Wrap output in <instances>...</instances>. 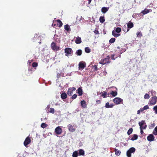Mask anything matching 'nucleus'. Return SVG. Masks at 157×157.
Instances as JSON below:
<instances>
[{
  "label": "nucleus",
  "instance_id": "nucleus-21",
  "mask_svg": "<svg viewBox=\"0 0 157 157\" xmlns=\"http://www.w3.org/2000/svg\"><path fill=\"white\" fill-rule=\"evenodd\" d=\"M113 35L114 37H118L120 35V34L117 33L115 31L113 30L112 32Z\"/></svg>",
  "mask_w": 157,
  "mask_h": 157
},
{
  "label": "nucleus",
  "instance_id": "nucleus-22",
  "mask_svg": "<svg viewBox=\"0 0 157 157\" xmlns=\"http://www.w3.org/2000/svg\"><path fill=\"white\" fill-rule=\"evenodd\" d=\"M64 29L66 30L68 32L71 31L70 27L68 25H64Z\"/></svg>",
  "mask_w": 157,
  "mask_h": 157
},
{
  "label": "nucleus",
  "instance_id": "nucleus-1",
  "mask_svg": "<svg viewBox=\"0 0 157 157\" xmlns=\"http://www.w3.org/2000/svg\"><path fill=\"white\" fill-rule=\"evenodd\" d=\"M109 59V56H107L105 58L101 59L99 62V63L103 65L109 63L110 62Z\"/></svg>",
  "mask_w": 157,
  "mask_h": 157
},
{
  "label": "nucleus",
  "instance_id": "nucleus-43",
  "mask_svg": "<svg viewBox=\"0 0 157 157\" xmlns=\"http://www.w3.org/2000/svg\"><path fill=\"white\" fill-rule=\"evenodd\" d=\"M49 112L52 113H55V110L54 109L52 108H50Z\"/></svg>",
  "mask_w": 157,
  "mask_h": 157
},
{
  "label": "nucleus",
  "instance_id": "nucleus-46",
  "mask_svg": "<svg viewBox=\"0 0 157 157\" xmlns=\"http://www.w3.org/2000/svg\"><path fill=\"white\" fill-rule=\"evenodd\" d=\"M153 109L155 111V113L157 114V105L155 106L154 107Z\"/></svg>",
  "mask_w": 157,
  "mask_h": 157
},
{
  "label": "nucleus",
  "instance_id": "nucleus-2",
  "mask_svg": "<svg viewBox=\"0 0 157 157\" xmlns=\"http://www.w3.org/2000/svg\"><path fill=\"white\" fill-rule=\"evenodd\" d=\"M136 149L133 147H131L127 151L126 155L128 157H131V154L134 153Z\"/></svg>",
  "mask_w": 157,
  "mask_h": 157
},
{
  "label": "nucleus",
  "instance_id": "nucleus-6",
  "mask_svg": "<svg viewBox=\"0 0 157 157\" xmlns=\"http://www.w3.org/2000/svg\"><path fill=\"white\" fill-rule=\"evenodd\" d=\"M51 47L52 49L53 50L57 51L59 49V47L57 46L56 44L54 42H53L51 43Z\"/></svg>",
  "mask_w": 157,
  "mask_h": 157
},
{
  "label": "nucleus",
  "instance_id": "nucleus-59",
  "mask_svg": "<svg viewBox=\"0 0 157 157\" xmlns=\"http://www.w3.org/2000/svg\"><path fill=\"white\" fill-rule=\"evenodd\" d=\"M153 91H151V93H152V92H153Z\"/></svg>",
  "mask_w": 157,
  "mask_h": 157
},
{
  "label": "nucleus",
  "instance_id": "nucleus-50",
  "mask_svg": "<svg viewBox=\"0 0 157 157\" xmlns=\"http://www.w3.org/2000/svg\"><path fill=\"white\" fill-rule=\"evenodd\" d=\"M70 89H71V91H72V92L73 91H74L75 90V88L74 87H72L71 88H69Z\"/></svg>",
  "mask_w": 157,
  "mask_h": 157
},
{
  "label": "nucleus",
  "instance_id": "nucleus-37",
  "mask_svg": "<svg viewBox=\"0 0 157 157\" xmlns=\"http://www.w3.org/2000/svg\"><path fill=\"white\" fill-rule=\"evenodd\" d=\"M115 40V38H112L109 40V42L110 43L112 44L114 43Z\"/></svg>",
  "mask_w": 157,
  "mask_h": 157
},
{
  "label": "nucleus",
  "instance_id": "nucleus-52",
  "mask_svg": "<svg viewBox=\"0 0 157 157\" xmlns=\"http://www.w3.org/2000/svg\"><path fill=\"white\" fill-rule=\"evenodd\" d=\"M96 102L97 103V104H99L101 103V101L99 100H98L96 101Z\"/></svg>",
  "mask_w": 157,
  "mask_h": 157
},
{
  "label": "nucleus",
  "instance_id": "nucleus-41",
  "mask_svg": "<svg viewBox=\"0 0 157 157\" xmlns=\"http://www.w3.org/2000/svg\"><path fill=\"white\" fill-rule=\"evenodd\" d=\"M38 66V64L36 62H34L32 64V66L33 67H37Z\"/></svg>",
  "mask_w": 157,
  "mask_h": 157
},
{
  "label": "nucleus",
  "instance_id": "nucleus-4",
  "mask_svg": "<svg viewBox=\"0 0 157 157\" xmlns=\"http://www.w3.org/2000/svg\"><path fill=\"white\" fill-rule=\"evenodd\" d=\"M73 53V51L71 48H67L65 49V53L66 56H68Z\"/></svg>",
  "mask_w": 157,
  "mask_h": 157
},
{
  "label": "nucleus",
  "instance_id": "nucleus-39",
  "mask_svg": "<svg viewBox=\"0 0 157 157\" xmlns=\"http://www.w3.org/2000/svg\"><path fill=\"white\" fill-rule=\"evenodd\" d=\"M127 29H128V27H127L126 26V25H124V27L123 28V31L125 33H127L128 32V31H127Z\"/></svg>",
  "mask_w": 157,
  "mask_h": 157
},
{
  "label": "nucleus",
  "instance_id": "nucleus-47",
  "mask_svg": "<svg viewBox=\"0 0 157 157\" xmlns=\"http://www.w3.org/2000/svg\"><path fill=\"white\" fill-rule=\"evenodd\" d=\"M144 111V110L142 108L140 109L139 110L137 111V114H139L141 112Z\"/></svg>",
  "mask_w": 157,
  "mask_h": 157
},
{
  "label": "nucleus",
  "instance_id": "nucleus-9",
  "mask_svg": "<svg viewBox=\"0 0 157 157\" xmlns=\"http://www.w3.org/2000/svg\"><path fill=\"white\" fill-rule=\"evenodd\" d=\"M55 132L57 134H60L62 132L61 128L59 126L57 127L55 129Z\"/></svg>",
  "mask_w": 157,
  "mask_h": 157
},
{
  "label": "nucleus",
  "instance_id": "nucleus-34",
  "mask_svg": "<svg viewBox=\"0 0 157 157\" xmlns=\"http://www.w3.org/2000/svg\"><path fill=\"white\" fill-rule=\"evenodd\" d=\"M73 93V92L71 91V89H69L67 91V94L69 96H71Z\"/></svg>",
  "mask_w": 157,
  "mask_h": 157
},
{
  "label": "nucleus",
  "instance_id": "nucleus-54",
  "mask_svg": "<svg viewBox=\"0 0 157 157\" xmlns=\"http://www.w3.org/2000/svg\"><path fill=\"white\" fill-rule=\"evenodd\" d=\"M155 124L154 123H153V124H151V127H153L155 126Z\"/></svg>",
  "mask_w": 157,
  "mask_h": 157
},
{
  "label": "nucleus",
  "instance_id": "nucleus-36",
  "mask_svg": "<svg viewBox=\"0 0 157 157\" xmlns=\"http://www.w3.org/2000/svg\"><path fill=\"white\" fill-rule=\"evenodd\" d=\"M137 36L139 37H141L142 36V34L141 32H137L136 33Z\"/></svg>",
  "mask_w": 157,
  "mask_h": 157
},
{
  "label": "nucleus",
  "instance_id": "nucleus-15",
  "mask_svg": "<svg viewBox=\"0 0 157 157\" xmlns=\"http://www.w3.org/2000/svg\"><path fill=\"white\" fill-rule=\"evenodd\" d=\"M77 93L78 94V95L79 96H81L83 94V91L82 87H79L77 90Z\"/></svg>",
  "mask_w": 157,
  "mask_h": 157
},
{
  "label": "nucleus",
  "instance_id": "nucleus-16",
  "mask_svg": "<svg viewBox=\"0 0 157 157\" xmlns=\"http://www.w3.org/2000/svg\"><path fill=\"white\" fill-rule=\"evenodd\" d=\"M75 42L77 44H80L82 42L81 38L79 36H77L75 40Z\"/></svg>",
  "mask_w": 157,
  "mask_h": 157
},
{
  "label": "nucleus",
  "instance_id": "nucleus-55",
  "mask_svg": "<svg viewBox=\"0 0 157 157\" xmlns=\"http://www.w3.org/2000/svg\"><path fill=\"white\" fill-rule=\"evenodd\" d=\"M33 61V60H29L28 61V62L29 63H30L32 61Z\"/></svg>",
  "mask_w": 157,
  "mask_h": 157
},
{
  "label": "nucleus",
  "instance_id": "nucleus-17",
  "mask_svg": "<svg viewBox=\"0 0 157 157\" xmlns=\"http://www.w3.org/2000/svg\"><path fill=\"white\" fill-rule=\"evenodd\" d=\"M67 95L65 92L61 94V97L62 99L63 100L66 99L67 98Z\"/></svg>",
  "mask_w": 157,
  "mask_h": 157
},
{
  "label": "nucleus",
  "instance_id": "nucleus-3",
  "mask_svg": "<svg viewBox=\"0 0 157 157\" xmlns=\"http://www.w3.org/2000/svg\"><path fill=\"white\" fill-rule=\"evenodd\" d=\"M157 101V97L156 96L152 97L150 100L149 104L151 105H155Z\"/></svg>",
  "mask_w": 157,
  "mask_h": 157
},
{
  "label": "nucleus",
  "instance_id": "nucleus-12",
  "mask_svg": "<svg viewBox=\"0 0 157 157\" xmlns=\"http://www.w3.org/2000/svg\"><path fill=\"white\" fill-rule=\"evenodd\" d=\"M78 65L79 70H82L86 67L85 64L82 62H80Z\"/></svg>",
  "mask_w": 157,
  "mask_h": 157
},
{
  "label": "nucleus",
  "instance_id": "nucleus-48",
  "mask_svg": "<svg viewBox=\"0 0 157 157\" xmlns=\"http://www.w3.org/2000/svg\"><path fill=\"white\" fill-rule=\"evenodd\" d=\"M77 97V95L76 94H75L71 97V98L74 99H75Z\"/></svg>",
  "mask_w": 157,
  "mask_h": 157
},
{
  "label": "nucleus",
  "instance_id": "nucleus-35",
  "mask_svg": "<svg viewBox=\"0 0 157 157\" xmlns=\"http://www.w3.org/2000/svg\"><path fill=\"white\" fill-rule=\"evenodd\" d=\"M115 32L117 33H119L121 31V29L120 28L117 27L115 29Z\"/></svg>",
  "mask_w": 157,
  "mask_h": 157
},
{
  "label": "nucleus",
  "instance_id": "nucleus-19",
  "mask_svg": "<svg viewBox=\"0 0 157 157\" xmlns=\"http://www.w3.org/2000/svg\"><path fill=\"white\" fill-rule=\"evenodd\" d=\"M114 151L115 152L116 155L117 156H119L121 154V151L120 150H118L116 148H115Z\"/></svg>",
  "mask_w": 157,
  "mask_h": 157
},
{
  "label": "nucleus",
  "instance_id": "nucleus-45",
  "mask_svg": "<svg viewBox=\"0 0 157 157\" xmlns=\"http://www.w3.org/2000/svg\"><path fill=\"white\" fill-rule=\"evenodd\" d=\"M149 108V107H148V106L147 105H145V106H144L143 108H142L143 109V110H147Z\"/></svg>",
  "mask_w": 157,
  "mask_h": 157
},
{
  "label": "nucleus",
  "instance_id": "nucleus-7",
  "mask_svg": "<svg viewBox=\"0 0 157 157\" xmlns=\"http://www.w3.org/2000/svg\"><path fill=\"white\" fill-rule=\"evenodd\" d=\"M31 142V140L29 136H28L25 139V141L24 142V145L26 147H27V146Z\"/></svg>",
  "mask_w": 157,
  "mask_h": 157
},
{
  "label": "nucleus",
  "instance_id": "nucleus-33",
  "mask_svg": "<svg viewBox=\"0 0 157 157\" xmlns=\"http://www.w3.org/2000/svg\"><path fill=\"white\" fill-rule=\"evenodd\" d=\"M132 131L133 129L132 128H129L127 132L128 135H130L132 132Z\"/></svg>",
  "mask_w": 157,
  "mask_h": 157
},
{
  "label": "nucleus",
  "instance_id": "nucleus-11",
  "mask_svg": "<svg viewBox=\"0 0 157 157\" xmlns=\"http://www.w3.org/2000/svg\"><path fill=\"white\" fill-rule=\"evenodd\" d=\"M133 23L131 22V21H130L127 24L128 29L127 31H129L130 29L133 27Z\"/></svg>",
  "mask_w": 157,
  "mask_h": 157
},
{
  "label": "nucleus",
  "instance_id": "nucleus-53",
  "mask_svg": "<svg viewBox=\"0 0 157 157\" xmlns=\"http://www.w3.org/2000/svg\"><path fill=\"white\" fill-rule=\"evenodd\" d=\"M143 128H140V133L141 134H143V133H144V132L143 130Z\"/></svg>",
  "mask_w": 157,
  "mask_h": 157
},
{
  "label": "nucleus",
  "instance_id": "nucleus-44",
  "mask_svg": "<svg viewBox=\"0 0 157 157\" xmlns=\"http://www.w3.org/2000/svg\"><path fill=\"white\" fill-rule=\"evenodd\" d=\"M47 126V125L46 124H45V123H43L41 124V126L42 128H45Z\"/></svg>",
  "mask_w": 157,
  "mask_h": 157
},
{
  "label": "nucleus",
  "instance_id": "nucleus-57",
  "mask_svg": "<svg viewBox=\"0 0 157 157\" xmlns=\"http://www.w3.org/2000/svg\"><path fill=\"white\" fill-rule=\"evenodd\" d=\"M104 75H106V74L107 73V72L105 71V72H104Z\"/></svg>",
  "mask_w": 157,
  "mask_h": 157
},
{
  "label": "nucleus",
  "instance_id": "nucleus-29",
  "mask_svg": "<svg viewBox=\"0 0 157 157\" xmlns=\"http://www.w3.org/2000/svg\"><path fill=\"white\" fill-rule=\"evenodd\" d=\"M110 94H111L113 97L116 96L117 94V93L116 91H112L110 93Z\"/></svg>",
  "mask_w": 157,
  "mask_h": 157
},
{
  "label": "nucleus",
  "instance_id": "nucleus-49",
  "mask_svg": "<svg viewBox=\"0 0 157 157\" xmlns=\"http://www.w3.org/2000/svg\"><path fill=\"white\" fill-rule=\"evenodd\" d=\"M114 54H112L111 56V58L112 59L114 60L115 58H114Z\"/></svg>",
  "mask_w": 157,
  "mask_h": 157
},
{
  "label": "nucleus",
  "instance_id": "nucleus-42",
  "mask_svg": "<svg viewBox=\"0 0 157 157\" xmlns=\"http://www.w3.org/2000/svg\"><path fill=\"white\" fill-rule=\"evenodd\" d=\"M107 92L106 91H104L102 94V96H103L104 98L106 97V96L107 95Z\"/></svg>",
  "mask_w": 157,
  "mask_h": 157
},
{
  "label": "nucleus",
  "instance_id": "nucleus-58",
  "mask_svg": "<svg viewBox=\"0 0 157 157\" xmlns=\"http://www.w3.org/2000/svg\"><path fill=\"white\" fill-rule=\"evenodd\" d=\"M117 48L118 49H120V47L119 46H118V47H117Z\"/></svg>",
  "mask_w": 157,
  "mask_h": 157
},
{
  "label": "nucleus",
  "instance_id": "nucleus-28",
  "mask_svg": "<svg viewBox=\"0 0 157 157\" xmlns=\"http://www.w3.org/2000/svg\"><path fill=\"white\" fill-rule=\"evenodd\" d=\"M99 21L101 23H103L105 21L104 17L102 16L100 17L99 18Z\"/></svg>",
  "mask_w": 157,
  "mask_h": 157
},
{
  "label": "nucleus",
  "instance_id": "nucleus-25",
  "mask_svg": "<svg viewBox=\"0 0 157 157\" xmlns=\"http://www.w3.org/2000/svg\"><path fill=\"white\" fill-rule=\"evenodd\" d=\"M56 21L57 22V25H59V27H61L62 26L63 23L59 19L57 20Z\"/></svg>",
  "mask_w": 157,
  "mask_h": 157
},
{
  "label": "nucleus",
  "instance_id": "nucleus-40",
  "mask_svg": "<svg viewBox=\"0 0 157 157\" xmlns=\"http://www.w3.org/2000/svg\"><path fill=\"white\" fill-rule=\"evenodd\" d=\"M144 97L145 99H148L150 98V96L148 94H146L144 95Z\"/></svg>",
  "mask_w": 157,
  "mask_h": 157
},
{
  "label": "nucleus",
  "instance_id": "nucleus-10",
  "mask_svg": "<svg viewBox=\"0 0 157 157\" xmlns=\"http://www.w3.org/2000/svg\"><path fill=\"white\" fill-rule=\"evenodd\" d=\"M147 140L149 141H153L154 140L155 138L152 134H149L147 137Z\"/></svg>",
  "mask_w": 157,
  "mask_h": 157
},
{
  "label": "nucleus",
  "instance_id": "nucleus-14",
  "mask_svg": "<svg viewBox=\"0 0 157 157\" xmlns=\"http://www.w3.org/2000/svg\"><path fill=\"white\" fill-rule=\"evenodd\" d=\"M67 127L70 132H73L75 130V129L73 127L72 125L71 124H69L67 125Z\"/></svg>",
  "mask_w": 157,
  "mask_h": 157
},
{
  "label": "nucleus",
  "instance_id": "nucleus-30",
  "mask_svg": "<svg viewBox=\"0 0 157 157\" xmlns=\"http://www.w3.org/2000/svg\"><path fill=\"white\" fill-rule=\"evenodd\" d=\"M78 153L77 151H75L73 152L72 156L73 157H78Z\"/></svg>",
  "mask_w": 157,
  "mask_h": 157
},
{
  "label": "nucleus",
  "instance_id": "nucleus-20",
  "mask_svg": "<svg viewBox=\"0 0 157 157\" xmlns=\"http://www.w3.org/2000/svg\"><path fill=\"white\" fill-rule=\"evenodd\" d=\"M109 10V7H103L101 8V12L103 13H105Z\"/></svg>",
  "mask_w": 157,
  "mask_h": 157
},
{
  "label": "nucleus",
  "instance_id": "nucleus-27",
  "mask_svg": "<svg viewBox=\"0 0 157 157\" xmlns=\"http://www.w3.org/2000/svg\"><path fill=\"white\" fill-rule=\"evenodd\" d=\"M82 51L81 49L77 50L76 52V54L77 56H80L82 54Z\"/></svg>",
  "mask_w": 157,
  "mask_h": 157
},
{
  "label": "nucleus",
  "instance_id": "nucleus-8",
  "mask_svg": "<svg viewBox=\"0 0 157 157\" xmlns=\"http://www.w3.org/2000/svg\"><path fill=\"white\" fill-rule=\"evenodd\" d=\"M123 101V100L120 98H116L113 99V102L117 104H119Z\"/></svg>",
  "mask_w": 157,
  "mask_h": 157
},
{
  "label": "nucleus",
  "instance_id": "nucleus-5",
  "mask_svg": "<svg viewBox=\"0 0 157 157\" xmlns=\"http://www.w3.org/2000/svg\"><path fill=\"white\" fill-rule=\"evenodd\" d=\"M139 125L140 126V128H143L144 129H146L147 125L146 124L145 122L144 121H141L139 122Z\"/></svg>",
  "mask_w": 157,
  "mask_h": 157
},
{
  "label": "nucleus",
  "instance_id": "nucleus-13",
  "mask_svg": "<svg viewBox=\"0 0 157 157\" xmlns=\"http://www.w3.org/2000/svg\"><path fill=\"white\" fill-rule=\"evenodd\" d=\"M81 105L83 108H86L87 107V105L86 104L85 101L83 100L81 101L80 102Z\"/></svg>",
  "mask_w": 157,
  "mask_h": 157
},
{
  "label": "nucleus",
  "instance_id": "nucleus-26",
  "mask_svg": "<svg viewBox=\"0 0 157 157\" xmlns=\"http://www.w3.org/2000/svg\"><path fill=\"white\" fill-rule=\"evenodd\" d=\"M138 136L136 134H134L133 136L131 138V140H137L138 138Z\"/></svg>",
  "mask_w": 157,
  "mask_h": 157
},
{
  "label": "nucleus",
  "instance_id": "nucleus-51",
  "mask_svg": "<svg viewBox=\"0 0 157 157\" xmlns=\"http://www.w3.org/2000/svg\"><path fill=\"white\" fill-rule=\"evenodd\" d=\"M94 33L95 34H98L99 33V31L98 30H95L94 31Z\"/></svg>",
  "mask_w": 157,
  "mask_h": 157
},
{
  "label": "nucleus",
  "instance_id": "nucleus-24",
  "mask_svg": "<svg viewBox=\"0 0 157 157\" xmlns=\"http://www.w3.org/2000/svg\"><path fill=\"white\" fill-rule=\"evenodd\" d=\"M84 151L83 149H80L79 150V155H84Z\"/></svg>",
  "mask_w": 157,
  "mask_h": 157
},
{
  "label": "nucleus",
  "instance_id": "nucleus-38",
  "mask_svg": "<svg viewBox=\"0 0 157 157\" xmlns=\"http://www.w3.org/2000/svg\"><path fill=\"white\" fill-rule=\"evenodd\" d=\"M92 68L94 69V71H97L98 70V67L97 65L92 66Z\"/></svg>",
  "mask_w": 157,
  "mask_h": 157
},
{
  "label": "nucleus",
  "instance_id": "nucleus-18",
  "mask_svg": "<svg viewBox=\"0 0 157 157\" xmlns=\"http://www.w3.org/2000/svg\"><path fill=\"white\" fill-rule=\"evenodd\" d=\"M114 106V105L113 104L109 105V103L107 102L105 104V107L107 108H112Z\"/></svg>",
  "mask_w": 157,
  "mask_h": 157
},
{
  "label": "nucleus",
  "instance_id": "nucleus-31",
  "mask_svg": "<svg viewBox=\"0 0 157 157\" xmlns=\"http://www.w3.org/2000/svg\"><path fill=\"white\" fill-rule=\"evenodd\" d=\"M153 134L155 135H157V126L154 128L153 132Z\"/></svg>",
  "mask_w": 157,
  "mask_h": 157
},
{
  "label": "nucleus",
  "instance_id": "nucleus-56",
  "mask_svg": "<svg viewBox=\"0 0 157 157\" xmlns=\"http://www.w3.org/2000/svg\"><path fill=\"white\" fill-rule=\"evenodd\" d=\"M88 0V3L90 4L92 0Z\"/></svg>",
  "mask_w": 157,
  "mask_h": 157
},
{
  "label": "nucleus",
  "instance_id": "nucleus-32",
  "mask_svg": "<svg viewBox=\"0 0 157 157\" xmlns=\"http://www.w3.org/2000/svg\"><path fill=\"white\" fill-rule=\"evenodd\" d=\"M85 50V52L87 53H89L90 52V49L88 47H86Z\"/></svg>",
  "mask_w": 157,
  "mask_h": 157
},
{
  "label": "nucleus",
  "instance_id": "nucleus-23",
  "mask_svg": "<svg viewBox=\"0 0 157 157\" xmlns=\"http://www.w3.org/2000/svg\"><path fill=\"white\" fill-rule=\"evenodd\" d=\"M150 12L149 10L147 9H145L143 11L141 12V13H142L144 15L147 13H148Z\"/></svg>",
  "mask_w": 157,
  "mask_h": 157
}]
</instances>
